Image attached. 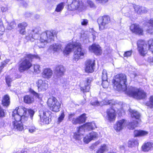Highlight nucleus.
<instances>
[{"label": "nucleus", "mask_w": 153, "mask_h": 153, "mask_svg": "<svg viewBox=\"0 0 153 153\" xmlns=\"http://www.w3.org/2000/svg\"><path fill=\"white\" fill-rule=\"evenodd\" d=\"M117 112L119 114V115H120L123 113H124L125 111L123 110V108H120L118 109L117 110Z\"/></svg>", "instance_id": "nucleus-54"}, {"label": "nucleus", "mask_w": 153, "mask_h": 153, "mask_svg": "<svg viewBox=\"0 0 153 153\" xmlns=\"http://www.w3.org/2000/svg\"><path fill=\"white\" fill-rule=\"evenodd\" d=\"M95 65L94 61L87 60L85 63V71L88 73H92L94 71V67Z\"/></svg>", "instance_id": "nucleus-21"}, {"label": "nucleus", "mask_w": 153, "mask_h": 153, "mask_svg": "<svg viewBox=\"0 0 153 153\" xmlns=\"http://www.w3.org/2000/svg\"><path fill=\"white\" fill-rule=\"evenodd\" d=\"M130 29L133 33L141 35L143 34V29L140 27L139 25L134 24L130 26Z\"/></svg>", "instance_id": "nucleus-15"}, {"label": "nucleus", "mask_w": 153, "mask_h": 153, "mask_svg": "<svg viewBox=\"0 0 153 153\" xmlns=\"http://www.w3.org/2000/svg\"><path fill=\"white\" fill-rule=\"evenodd\" d=\"M34 114L33 110L30 109L27 110L24 107L16 108L12 114V116L15 120L12 123L13 128L18 131H22L24 128L21 121L24 122L27 120L29 114L32 119Z\"/></svg>", "instance_id": "nucleus-2"}, {"label": "nucleus", "mask_w": 153, "mask_h": 153, "mask_svg": "<svg viewBox=\"0 0 153 153\" xmlns=\"http://www.w3.org/2000/svg\"><path fill=\"white\" fill-rule=\"evenodd\" d=\"M19 33L22 35H24L25 33V29H19Z\"/></svg>", "instance_id": "nucleus-59"}, {"label": "nucleus", "mask_w": 153, "mask_h": 153, "mask_svg": "<svg viewBox=\"0 0 153 153\" xmlns=\"http://www.w3.org/2000/svg\"><path fill=\"white\" fill-rule=\"evenodd\" d=\"M63 86L65 89H66L69 88V82L66 81V80L65 79L64 82L62 83Z\"/></svg>", "instance_id": "nucleus-48"}, {"label": "nucleus", "mask_w": 153, "mask_h": 153, "mask_svg": "<svg viewBox=\"0 0 153 153\" xmlns=\"http://www.w3.org/2000/svg\"><path fill=\"white\" fill-rule=\"evenodd\" d=\"M29 91L35 97L38 98L39 97V94L38 93L35 92L33 90L30 89Z\"/></svg>", "instance_id": "nucleus-50"}, {"label": "nucleus", "mask_w": 153, "mask_h": 153, "mask_svg": "<svg viewBox=\"0 0 153 153\" xmlns=\"http://www.w3.org/2000/svg\"><path fill=\"white\" fill-rule=\"evenodd\" d=\"M56 35L50 31L41 33L36 29L29 30L26 36V39L31 42L35 41V44L39 48L45 47L48 43L53 41Z\"/></svg>", "instance_id": "nucleus-1"}, {"label": "nucleus", "mask_w": 153, "mask_h": 153, "mask_svg": "<svg viewBox=\"0 0 153 153\" xmlns=\"http://www.w3.org/2000/svg\"><path fill=\"white\" fill-rule=\"evenodd\" d=\"M146 60L149 62L151 65H153V57L148 56Z\"/></svg>", "instance_id": "nucleus-53"}, {"label": "nucleus", "mask_w": 153, "mask_h": 153, "mask_svg": "<svg viewBox=\"0 0 153 153\" xmlns=\"http://www.w3.org/2000/svg\"><path fill=\"white\" fill-rule=\"evenodd\" d=\"M118 106H119V105H118V104H117V105H116V106L117 107H118Z\"/></svg>", "instance_id": "nucleus-64"}, {"label": "nucleus", "mask_w": 153, "mask_h": 153, "mask_svg": "<svg viewBox=\"0 0 153 153\" xmlns=\"http://www.w3.org/2000/svg\"><path fill=\"white\" fill-rule=\"evenodd\" d=\"M144 25L146 27H147V28H146L147 33L151 34L153 33V19H150L145 23Z\"/></svg>", "instance_id": "nucleus-23"}, {"label": "nucleus", "mask_w": 153, "mask_h": 153, "mask_svg": "<svg viewBox=\"0 0 153 153\" xmlns=\"http://www.w3.org/2000/svg\"><path fill=\"white\" fill-rule=\"evenodd\" d=\"M36 128L34 126H32L29 129V131L30 133H33L35 131Z\"/></svg>", "instance_id": "nucleus-58"}, {"label": "nucleus", "mask_w": 153, "mask_h": 153, "mask_svg": "<svg viewBox=\"0 0 153 153\" xmlns=\"http://www.w3.org/2000/svg\"><path fill=\"white\" fill-rule=\"evenodd\" d=\"M131 116L133 122L129 123L128 125V128L132 130L138 126V122L136 120H138L140 117V114L134 110H130Z\"/></svg>", "instance_id": "nucleus-10"}, {"label": "nucleus", "mask_w": 153, "mask_h": 153, "mask_svg": "<svg viewBox=\"0 0 153 153\" xmlns=\"http://www.w3.org/2000/svg\"><path fill=\"white\" fill-rule=\"evenodd\" d=\"M10 60L9 59H6L3 62H1L0 65V68L3 69L6 65L9 62Z\"/></svg>", "instance_id": "nucleus-44"}, {"label": "nucleus", "mask_w": 153, "mask_h": 153, "mask_svg": "<svg viewBox=\"0 0 153 153\" xmlns=\"http://www.w3.org/2000/svg\"><path fill=\"white\" fill-rule=\"evenodd\" d=\"M101 77L102 80H107V72L106 70L104 69L102 71Z\"/></svg>", "instance_id": "nucleus-38"}, {"label": "nucleus", "mask_w": 153, "mask_h": 153, "mask_svg": "<svg viewBox=\"0 0 153 153\" xmlns=\"http://www.w3.org/2000/svg\"><path fill=\"white\" fill-rule=\"evenodd\" d=\"M107 153H117L116 152H114L113 151H110L108 152Z\"/></svg>", "instance_id": "nucleus-62"}, {"label": "nucleus", "mask_w": 153, "mask_h": 153, "mask_svg": "<svg viewBox=\"0 0 153 153\" xmlns=\"http://www.w3.org/2000/svg\"><path fill=\"white\" fill-rule=\"evenodd\" d=\"M79 128H77L78 130L77 133L76 132L74 133V138L76 140H79L81 139V136L83 135L84 131L82 130H81L80 132L79 133Z\"/></svg>", "instance_id": "nucleus-31"}, {"label": "nucleus", "mask_w": 153, "mask_h": 153, "mask_svg": "<svg viewBox=\"0 0 153 153\" xmlns=\"http://www.w3.org/2000/svg\"><path fill=\"white\" fill-rule=\"evenodd\" d=\"M39 112L41 120L44 123L46 124L49 123L51 120L50 116L51 112L49 111H40Z\"/></svg>", "instance_id": "nucleus-13"}, {"label": "nucleus", "mask_w": 153, "mask_h": 153, "mask_svg": "<svg viewBox=\"0 0 153 153\" xmlns=\"http://www.w3.org/2000/svg\"><path fill=\"white\" fill-rule=\"evenodd\" d=\"M142 9L141 11V13H146L147 11L146 9L144 7H142Z\"/></svg>", "instance_id": "nucleus-60"}, {"label": "nucleus", "mask_w": 153, "mask_h": 153, "mask_svg": "<svg viewBox=\"0 0 153 153\" xmlns=\"http://www.w3.org/2000/svg\"><path fill=\"white\" fill-rule=\"evenodd\" d=\"M16 26L15 23L14 22H11L7 26V28L8 30H11Z\"/></svg>", "instance_id": "nucleus-52"}, {"label": "nucleus", "mask_w": 153, "mask_h": 153, "mask_svg": "<svg viewBox=\"0 0 153 153\" xmlns=\"http://www.w3.org/2000/svg\"><path fill=\"white\" fill-rule=\"evenodd\" d=\"M102 85L104 88H107L109 85V83L107 80H102Z\"/></svg>", "instance_id": "nucleus-45"}, {"label": "nucleus", "mask_w": 153, "mask_h": 153, "mask_svg": "<svg viewBox=\"0 0 153 153\" xmlns=\"http://www.w3.org/2000/svg\"><path fill=\"white\" fill-rule=\"evenodd\" d=\"M113 100H108L107 99H105L102 101H99L96 98H94V100L91 101V104L94 106H102L104 105H108L111 104H114L113 103Z\"/></svg>", "instance_id": "nucleus-14"}, {"label": "nucleus", "mask_w": 153, "mask_h": 153, "mask_svg": "<svg viewBox=\"0 0 153 153\" xmlns=\"http://www.w3.org/2000/svg\"><path fill=\"white\" fill-rule=\"evenodd\" d=\"M2 69L1 68H0V73H1V70Z\"/></svg>", "instance_id": "nucleus-63"}, {"label": "nucleus", "mask_w": 153, "mask_h": 153, "mask_svg": "<svg viewBox=\"0 0 153 153\" xmlns=\"http://www.w3.org/2000/svg\"><path fill=\"white\" fill-rule=\"evenodd\" d=\"M76 50L74 52L73 60L76 61L79 59H82L84 55L83 51L81 48V44L78 42H71L66 46L64 53L66 54L70 53L73 49Z\"/></svg>", "instance_id": "nucleus-3"}, {"label": "nucleus", "mask_w": 153, "mask_h": 153, "mask_svg": "<svg viewBox=\"0 0 153 153\" xmlns=\"http://www.w3.org/2000/svg\"><path fill=\"white\" fill-rule=\"evenodd\" d=\"M91 83V80L88 79H87L86 81L85 82V85L84 86H81L80 89L81 91L84 92H88L90 88V84Z\"/></svg>", "instance_id": "nucleus-27"}, {"label": "nucleus", "mask_w": 153, "mask_h": 153, "mask_svg": "<svg viewBox=\"0 0 153 153\" xmlns=\"http://www.w3.org/2000/svg\"><path fill=\"white\" fill-rule=\"evenodd\" d=\"M1 9L2 12L6 11L8 10L7 6L5 4L2 5L1 7Z\"/></svg>", "instance_id": "nucleus-49"}, {"label": "nucleus", "mask_w": 153, "mask_h": 153, "mask_svg": "<svg viewBox=\"0 0 153 153\" xmlns=\"http://www.w3.org/2000/svg\"><path fill=\"white\" fill-rule=\"evenodd\" d=\"M33 68L34 72L36 74H39L40 73L41 70L40 69V66L37 64L34 65Z\"/></svg>", "instance_id": "nucleus-39"}, {"label": "nucleus", "mask_w": 153, "mask_h": 153, "mask_svg": "<svg viewBox=\"0 0 153 153\" xmlns=\"http://www.w3.org/2000/svg\"><path fill=\"white\" fill-rule=\"evenodd\" d=\"M34 58L39 59V57L38 55L31 54H27L25 57V59L20 64L19 68L20 71L22 72L29 69L32 65L30 60Z\"/></svg>", "instance_id": "nucleus-7"}, {"label": "nucleus", "mask_w": 153, "mask_h": 153, "mask_svg": "<svg viewBox=\"0 0 153 153\" xmlns=\"http://www.w3.org/2000/svg\"><path fill=\"white\" fill-rule=\"evenodd\" d=\"M80 22L82 25L86 26L88 24V20L86 19H82L80 20Z\"/></svg>", "instance_id": "nucleus-43"}, {"label": "nucleus", "mask_w": 153, "mask_h": 153, "mask_svg": "<svg viewBox=\"0 0 153 153\" xmlns=\"http://www.w3.org/2000/svg\"><path fill=\"white\" fill-rule=\"evenodd\" d=\"M95 124L94 122L88 123L82 126H81L79 127V132H80L81 130H82L84 131V132H85V130H88V131L93 130L96 128Z\"/></svg>", "instance_id": "nucleus-17"}, {"label": "nucleus", "mask_w": 153, "mask_h": 153, "mask_svg": "<svg viewBox=\"0 0 153 153\" xmlns=\"http://www.w3.org/2000/svg\"><path fill=\"white\" fill-rule=\"evenodd\" d=\"M86 34H82L81 35V38L82 39V40H84V39H86V38H85Z\"/></svg>", "instance_id": "nucleus-61"}, {"label": "nucleus", "mask_w": 153, "mask_h": 153, "mask_svg": "<svg viewBox=\"0 0 153 153\" xmlns=\"http://www.w3.org/2000/svg\"><path fill=\"white\" fill-rule=\"evenodd\" d=\"M4 116V112L1 106H0V117Z\"/></svg>", "instance_id": "nucleus-55"}, {"label": "nucleus", "mask_w": 153, "mask_h": 153, "mask_svg": "<svg viewBox=\"0 0 153 153\" xmlns=\"http://www.w3.org/2000/svg\"><path fill=\"white\" fill-rule=\"evenodd\" d=\"M52 74L53 71L50 68L45 69L42 74V77L48 79L50 78L52 76Z\"/></svg>", "instance_id": "nucleus-24"}, {"label": "nucleus", "mask_w": 153, "mask_h": 153, "mask_svg": "<svg viewBox=\"0 0 153 153\" xmlns=\"http://www.w3.org/2000/svg\"><path fill=\"white\" fill-rule=\"evenodd\" d=\"M108 150V146L105 144L101 145L97 152V153H104Z\"/></svg>", "instance_id": "nucleus-33"}, {"label": "nucleus", "mask_w": 153, "mask_h": 153, "mask_svg": "<svg viewBox=\"0 0 153 153\" xmlns=\"http://www.w3.org/2000/svg\"><path fill=\"white\" fill-rule=\"evenodd\" d=\"M149 45L145 43L142 40H139L137 42L138 50L140 54L144 56L147 53L149 50L153 53V40H150L148 42Z\"/></svg>", "instance_id": "nucleus-5"}, {"label": "nucleus", "mask_w": 153, "mask_h": 153, "mask_svg": "<svg viewBox=\"0 0 153 153\" xmlns=\"http://www.w3.org/2000/svg\"><path fill=\"white\" fill-rule=\"evenodd\" d=\"M89 51L97 55H100L102 53L101 47L98 45L93 44L89 47Z\"/></svg>", "instance_id": "nucleus-20"}, {"label": "nucleus", "mask_w": 153, "mask_h": 153, "mask_svg": "<svg viewBox=\"0 0 153 153\" xmlns=\"http://www.w3.org/2000/svg\"><path fill=\"white\" fill-rule=\"evenodd\" d=\"M127 81L126 76L124 74H120L116 75L114 77L112 83L114 88L118 91H126V82Z\"/></svg>", "instance_id": "nucleus-4"}, {"label": "nucleus", "mask_w": 153, "mask_h": 153, "mask_svg": "<svg viewBox=\"0 0 153 153\" xmlns=\"http://www.w3.org/2000/svg\"><path fill=\"white\" fill-rule=\"evenodd\" d=\"M126 121L124 119L119 120L117 121L114 125V128L117 132L122 130L126 126Z\"/></svg>", "instance_id": "nucleus-16"}, {"label": "nucleus", "mask_w": 153, "mask_h": 153, "mask_svg": "<svg viewBox=\"0 0 153 153\" xmlns=\"http://www.w3.org/2000/svg\"><path fill=\"white\" fill-rule=\"evenodd\" d=\"M138 144L137 140L133 139L129 141L128 143V146L129 147H132L134 146L137 145Z\"/></svg>", "instance_id": "nucleus-36"}, {"label": "nucleus", "mask_w": 153, "mask_h": 153, "mask_svg": "<svg viewBox=\"0 0 153 153\" xmlns=\"http://www.w3.org/2000/svg\"><path fill=\"white\" fill-rule=\"evenodd\" d=\"M64 6V2L60 3L57 5L55 11L57 12H61L63 9Z\"/></svg>", "instance_id": "nucleus-35"}, {"label": "nucleus", "mask_w": 153, "mask_h": 153, "mask_svg": "<svg viewBox=\"0 0 153 153\" xmlns=\"http://www.w3.org/2000/svg\"><path fill=\"white\" fill-rule=\"evenodd\" d=\"M148 133V132L142 130H136L134 131V134L135 137L145 136Z\"/></svg>", "instance_id": "nucleus-28"}, {"label": "nucleus", "mask_w": 153, "mask_h": 153, "mask_svg": "<svg viewBox=\"0 0 153 153\" xmlns=\"http://www.w3.org/2000/svg\"><path fill=\"white\" fill-rule=\"evenodd\" d=\"M116 110L110 108L107 110V117L109 121H112L115 120L116 117Z\"/></svg>", "instance_id": "nucleus-22"}, {"label": "nucleus", "mask_w": 153, "mask_h": 153, "mask_svg": "<svg viewBox=\"0 0 153 153\" xmlns=\"http://www.w3.org/2000/svg\"><path fill=\"white\" fill-rule=\"evenodd\" d=\"M142 149L144 152L153 149V142H148L144 143L142 146Z\"/></svg>", "instance_id": "nucleus-25"}, {"label": "nucleus", "mask_w": 153, "mask_h": 153, "mask_svg": "<svg viewBox=\"0 0 153 153\" xmlns=\"http://www.w3.org/2000/svg\"><path fill=\"white\" fill-rule=\"evenodd\" d=\"M24 102L27 104L32 103L34 101L33 98L30 95H26L24 98Z\"/></svg>", "instance_id": "nucleus-32"}, {"label": "nucleus", "mask_w": 153, "mask_h": 153, "mask_svg": "<svg viewBox=\"0 0 153 153\" xmlns=\"http://www.w3.org/2000/svg\"><path fill=\"white\" fill-rule=\"evenodd\" d=\"M65 116L64 112L63 111H61V114L58 118V122L59 123L61 122L64 119Z\"/></svg>", "instance_id": "nucleus-42"}, {"label": "nucleus", "mask_w": 153, "mask_h": 153, "mask_svg": "<svg viewBox=\"0 0 153 153\" xmlns=\"http://www.w3.org/2000/svg\"><path fill=\"white\" fill-rule=\"evenodd\" d=\"M2 104L4 106H8L10 104L9 96L7 94L5 95L2 100Z\"/></svg>", "instance_id": "nucleus-29"}, {"label": "nucleus", "mask_w": 153, "mask_h": 153, "mask_svg": "<svg viewBox=\"0 0 153 153\" xmlns=\"http://www.w3.org/2000/svg\"><path fill=\"white\" fill-rule=\"evenodd\" d=\"M4 31V27L1 20L0 19V39L1 38V36L3 34Z\"/></svg>", "instance_id": "nucleus-37"}, {"label": "nucleus", "mask_w": 153, "mask_h": 153, "mask_svg": "<svg viewBox=\"0 0 153 153\" xmlns=\"http://www.w3.org/2000/svg\"><path fill=\"white\" fill-rule=\"evenodd\" d=\"M88 5L91 8H94L95 5L93 2L90 0H88L87 1Z\"/></svg>", "instance_id": "nucleus-46"}, {"label": "nucleus", "mask_w": 153, "mask_h": 153, "mask_svg": "<svg viewBox=\"0 0 153 153\" xmlns=\"http://www.w3.org/2000/svg\"><path fill=\"white\" fill-rule=\"evenodd\" d=\"M125 93L130 97L137 99H144L146 97V93L143 91L131 86L128 87Z\"/></svg>", "instance_id": "nucleus-6"}, {"label": "nucleus", "mask_w": 153, "mask_h": 153, "mask_svg": "<svg viewBox=\"0 0 153 153\" xmlns=\"http://www.w3.org/2000/svg\"><path fill=\"white\" fill-rule=\"evenodd\" d=\"M146 105L150 108L153 107V95L150 97L149 101L146 103Z\"/></svg>", "instance_id": "nucleus-40"}, {"label": "nucleus", "mask_w": 153, "mask_h": 153, "mask_svg": "<svg viewBox=\"0 0 153 153\" xmlns=\"http://www.w3.org/2000/svg\"><path fill=\"white\" fill-rule=\"evenodd\" d=\"M96 1L100 3L104 4L107 2L109 0H95Z\"/></svg>", "instance_id": "nucleus-57"}, {"label": "nucleus", "mask_w": 153, "mask_h": 153, "mask_svg": "<svg viewBox=\"0 0 153 153\" xmlns=\"http://www.w3.org/2000/svg\"><path fill=\"white\" fill-rule=\"evenodd\" d=\"M142 7H140L138 6H135L134 7V9L135 11L137 12L138 13H141V11Z\"/></svg>", "instance_id": "nucleus-51"}, {"label": "nucleus", "mask_w": 153, "mask_h": 153, "mask_svg": "<svg viewBox=\"0 0 153 153\" xmlns=\"http://www.w3.org/2000/svg\"><path fill=\"white\" fill-rule=\"evenodd\" d=\"M65 71L64 67L62 65H59L56 68L55 72L58 76H60L63 75Z\"/></svg>", "instance_id": "nucleus-26"}, {"label": "nucleus", "mask_w": 153, "mask_h": 153, "mask_svg": "<svg viewBox=\"0 0 153 153\" xmlns=\"http://www.w3.org/2000/svg\"><path fill=\"white\" fill-rule=\"evenodd\" d=\"M99 30H102L107 28L110 22V18L108 16L100 17L97 20Z\"/></svg>", "instance_id": "nucleus-11"}, {"label": "nucleus", "mask_w": 153, "mask_h": 153, "mask_svg": "<svg viewBox=\"0 0 153 153\" xmlns=\"http://www.w3.org/2000/svg\"><path fill=\"white\" fill-rule=\"evenodd\" d=\"M67 2L68 9L70 10H76L81 12L84 9L82 2L79 0H68Z\"/></svg>", "instance_id": "nucleus-8"}, {"label": "nucleus", "mask_w": 153, "mask_h": 153, "mask_svg": "<svg viewBox=\"0 0 153 153\" xmlns=\"http://www.w3.org/2000/svg\"><path fill=\"white\" fill-rule=\"evenodd\" d=\"M27 25V23L25 22L19 23L18 26L19 29H25V28Z\"/></svg>", "instance_id": "nucleus-41"}, {"label": "nucleus", "mask_w": 153, "mask_h": 153, "mask_svg": "<svg viewBox=\"0 0 153 153\" xmlns=\"http://www.w3.org/2000/svg\"><path fill=\"white\" fill-rule=\"evenodd\" d=\"M62 46L59 43L53 44L50 47V49L53 51H56L60 50H62Z\"/></svg>", "instance_id": "nucleus-30"}, {"label": "nucleus", "mask_w": 153, "mask_h": 153, "mask_svg": "<svg viewBox=\"0 0 153 153\" xmlns=\"http://www.w3.org/2000/svg\"><path fill=\"white\" fill-rule=\"evenodd\" d=\"M98 137V134L95 132L92 131L84 138L83 142L85 143H88L91 140L96 139Z\"/></svg>", "instance_id": "nucleus-19"}, {"label": "nucleus", "mask_w": 153, "mask_h": 153, "mask_svg": "<svg viewBox=\"0 0 153 153\" xmlns=\"http://www.w3.org/2000/svg\"><path fill=\"white\" fill-rule=\"evenodd\" d=\"M47 104L50 108V109L55 112L59 111L61 106V102L54 97L49 98L48 100Z\"/></svg>", "instance_id": "nucleus-9"}, {"label": "nucleus", "mask_w": 153, "mask_h": 153, "mask_svg": "<svg viewBox=\"0 0 153 153\" xmlns=\"http://www.w3.org/2000/svg\"><path fill=\"white\" fill-rule=\"evenodd\" d=\"M132 51H129L125 52L124 53L123 56L124 57L128 58L132 54Z\"/></svg>", "instance_id": "nucleus-47"}, {"label": "nucleus", "mask_w": 153, "mask_h": 153, "mask_svg": "<svg viewBox=\"0 0 153 153\" xmlns=\"http://www.w3.org/2000/svg\"><path fill=\"white\" fill-rule=\"evenodd\" d=\"M36 84L39 91H45L48 88V82L46 81L39 79L36 81Z\"/></svg>", "instance_id": "nucleus-18"}, {"label": "nucleus", "mask_w": 153, "mask_h": 153, "mask_svg": "<svg viewBox=\"0 0 153 153\" xmlns=\"http://www.w3.org/2000/svg\"><path fill=\"white\" fill-rule=\"evenodd\" d=\"M74 114H69L68 116L69 120L71 121L73 124H81L85 122L86 118L85 114H83L79 117L76 118L74 117Z\"/></svg>", "instance_id": "nucleus-12"}, {"label": "nucleus", "mask_w": 153, "mask_h": 153, "mask_svg": "<svg viewBox=\"0 0 153 153\" xmlns=\"http://www.w3.org/2000/svg\"><path fill=\"white\" fill-rule=\"evenodd\" d=\"M6 82L8 87L11 86V83L13 80V77L12 75H7L6 76Z\"/></svg>", "instance_id": "nucleus-34"}, {"label": "nucleus", "mask_w": 153, "mask_h": 153, "mask_svg": "<svg viewBox=\"0 0 153 153\" xmlns=\"http://www.w3.org/2000/svg\"><path fill=\"white\" fill-rule=\"evenodd\" d=\"M32 15V13L29 12H26L25 14V17H30Z\"/></svg>", "instance_id": "nucleus-56"}]
</instances>
